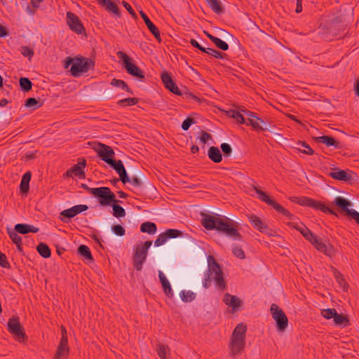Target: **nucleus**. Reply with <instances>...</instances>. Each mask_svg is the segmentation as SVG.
<instances>
[{"instance_id":"nucleus-24","label":"nucleus","mask_w":359,"mask_h":359,"mask_svg":"<svg viewBox=\"0 0 359 359\" xmlns=\"http://www.w3.org/2000/svg\"><path fill=\"white\" fill-rule=\"evenodd\" d=\"M317 142L325 144L327 147L333 146L337 149H341L342 145L340 142L336 140L334 137L329 135H323L315 138Z\"/></svg>"},{"instance_id":"nucleus-64","label":"nucleus","mask_w":359,"mask_h":359,"mask_svg":"<svg viewBox=\"0 0 359 359\" xmlns=\"http://www.w3.org/2000/svg\"><path fill=\"white\" fill-rule=\"evenodd\" d=\"M129 182L131 183L135 187H139L142 184L140 179L136 176L132 177L131 178H130Z\"/></svg>"},{"instance_id":"nucleus-45","label":"nucleus","mask_w":359,"mask_h":359,"mask_svg":"<svg viewBox=\"0 0 359 359\" xmlns=\"http://www.w3.org/2000/svg\"><path fill=\"white\" fill-rule=\"evenodd\" d=\"M7 233L14 244H22V238L18 235V233L15 231V229L13 230L7 228Z\"/></svg>"},{"instance_id":"nucleus-3","label":"nucleus","mask_w":359,"mask_h":359,"mask_svg":"<svg viewBox=\"0 0 359 359\" xmlns=\"http://www.w3.org/2000/svg\"><path fill=\"white\" fill-rule=\"evenodd\" d=\"M289 199L291 202L297 203L300 205L309 207L316 210H320L325 214L337 216V214L335 211H334L328 206H326L324 203L320 201H316L307 196H291L289 198Z\"/></svg>"},{"instance_id":"nucleus-51","label":"nucleus","mask_w":359,"mask_h":359,"mask_svg":"<svg viewBox=\"0 0 359 359\" xmlns=\"http://www.w3.org/2000/svg\"><path fill=\"white\" fill-rule=\"evenodd\" d=\"M337 313V312L335 309H326L321 310V316L327 320L334 318Z\"/></svg>"},{"instance_id":"nucleus-10","label":"nucleus","mask_w":359,"mask_h":359,"mask_svg":"<svg viewBox=\"0 0 359 359\" xmlns=\"http://www.w3.org/2000/svg\"><path fill=\"white\" fill-rule=\"evenodd\" d=\"M332 205L337 206L359 225V212L349 208L352 206V203L349 200L342 196H336L334 201L332 202Z\"/></svg>"},{"instance_id":"nucleus-61","label":"nucleus","mask_w":359,"mask_h":359,"mask_svg":"<svg viewBox=\"0 0 359 359\" xmlns=\"http://www.w3.org/2000/svg\"><path fill=\"white\" fill-rule=\"evenodd\" d=\"M122 4L124 6V8L128 11V13L134 18H137V16L135 12V11L133 9L132 6L126 1H122Z\"/></svg>"},{"instance_id":"nucleus-31","label":"nucleus","mask_w":359,"mask_h":359,"mask_svg":"<svg viewBox=\"0 0 359 359\" xmlns=\"http://www.w3.org/2000/svg\"><path fill=\"white\" fill-rule=\"evenodd\" d=\"M208 158L214 163H220L222 160L221 151L217 147L212 146L208 151Z\"/></svg>"},{"instance_id":"nucleus-15","label":"nucleus","mask_w":359,"mask_h":359,"mask_svg":"<svg viewBox=\"0 0 359 359\" xmlns=\"http://www.w3.org/2000/svg\"><path fill=\"white\" fill-rule=\"evenodd\" d=\"M310 243L315 247V248L320 252L324 253L325 255L332 257L335 254L334 249L330 243H325L322 242L316 235L311 239Z\"/></svg>"},{"instance_id":"nucleus-59","label":"nucleus","mask_w":359,"mask_h":359,"mask_svg":"<svg viewBox=\"0 0 359 359\" xmlns=\"http://www.w3.org/2000/svg\"><path fill=\"white\" fill-rule=\"evenodd\" d=\"M0 266L5 269H10L11 265L7 260L6 256L0 251Z\"/></svg>"},{"instance_id":"nucleus-29","label":"nucleus","mask_w":359,"mask_h":359,"mask_svg":"<svg viewBox=\"0 0 359 359\" xmlns=\"http://www.w3.org/2000/svg\"><path fill=\"white\" fill-rule=\"evenodd\" d=\"M86 165V161L84 158H79V162L74 164L71 168L70 172L74 173V176L85 177L84 168Z\"/></svg>"},{"instance_id":"nucleus-9","label":"nucleus","mask_w":359,"mask_h":359,"mask_svg":"<svg viewBox=\"0 0 359 359\" xmlns=\"http://www.w3.org/2000/svg\"><path fill=\"white\" fill-rule=\"evenodd\" d=\"M332 171L327 175L335 180L342 181L348 184H353L358 179V175L350 170H341L334 167L331 168Z\"/></svg>"},{"instance_id":"nucleus-32","label":"nucleus","mask_w":359,"mask_h":359,"mask_svg":"<svg viewBox=\"0 0 359 359\" xmlns=\"http://www.w3.org/2000/svg\"><path fill=\"white\" fill-rule=\"evenodd\" d=\"M335 325L346 327L350 325L349 320L346 316L337 313L333 318Z\"/></svg>"},{"instance_id":"nucleus-62","label":"nucleus","mask_w":359,"mask_h":359,"mask_svg":"<svg viewBox=\"0 0 359 359\" xmlns=\"http://www.w3.org/2000/svg\"><path fill=\"white\" fill-rule=\"evenodd\" d=\"M29 190V184L21 180L20 184V191L22 194H27Z\"/></svg>"},{"instance_id":"nucleus-35","label":"nucleus","mask_w":359,"mask_h":359,"mask_svg":"<svg viewBox=\"0 0 359 359\" xmlns=\"http://www.w3.org/2000/svg\"><path fill=\"white\" fill-rule=\"evenodd\" d=\"M140 231L143 233L154 234L157 231V226L154 222H145L140 225Z\"/></svg>"},{"instance_id":"nucleus-46","label":"nucleus","mask_w":359,"mask_h":359,"mask_svg":"<svg viewBox=\"0 0 359 359\" xmlns=\"http://www.w3.org/2000/svg\"><path fill=\"white\" fill-rule=\"evenodd\" d=\"M147 25V29L154 36L156 39L158 41H161V34L158 28L152 22H149Z\"/></svg>"},{"instance_id":"nucleus-55","label":"nucleus","mask_w":359,"mask_h":359,"mask_svg":"<svg viewBox=\"0 0 359 359\" xmlns=\"http://www.w3.org/2000/svg\"><path fill=\"white\" fill-rule=\"evenodd\" d=\"M183 95L187 99H191L194 100L196 102H201L203 99L197 97L196 95H194L192 93L189 92L185 87L184 90L182 91Z\"/></svg>"},{"instance_id":"nucleus-5","label":"nucleus","mask_w":359,"mask_h":359,"mask_svg":"<svg viewBox=\"0 0 359 359\" xmlns=\"http://www.w3.org/2000/svg\"><path fill=\"white\" fill-rule=\"evenodd\" d=\"M94 67L95 61L92 59L86 58L83 56H76L74 57V62L71 67L70 72L74 77H78L90 69H93Z\"/></svg>"},{"instance_id":"nucleus-17","label":"nucleus","mask_w":359,"mask_h":359,"mask_svg":"<svg viewBox=\"0 0 359 359\" xmlns=\"http://www.w3.org/2000/svg\"><path fill=\"white\" fill-rule=\"evenodd\" d=\"M161 79L165 88L169 91L177 95H182L183 93L172 79L171 75L166 71H164L161 75Z\"/></svg>"},{"instance_id":"nucleus-26","label":"nucleus","mask_w":359,"mask_h":359,"mask_svg":"<svg viewBox=\"0 0 359 359\" xmlns=\"http://www.w3.org/2000/svg\"><path fill=\"white\" fill-rule=\"evenodd\" d=\"M15 231L20 234H27L29 233H37L39 231L38 227L31 224L19 223L15 225Z\"/></svg>"},{"instance_id":"nucleus-43","label":"nucleus","mask_w":359,"mask_h":359,"mask_svg":"<svg viewBox=\"0 0 359 359\" xmlns=\"http://www.w3.org/2000/svg\"><path fill=\"white\" fill-rule=\"evenodd\" d=\"M180 297L182 302L187 303L194 300L196 297V294L191 291L182 290L180 294Z\"/></svg>"},{"instance_id":"nucleus-41","label":"nucleus","mask_w":359,"mask_h":359,"mask_svg":"<svg viewBox=\"0 0 359 359\" xmlns=\"http://www.w3.org/2000/svg\"><path fill=\"white\" fill-rule=\"evenodd\" d=\"M117 203L114 202L110 205L112 207L113 215L117 218L123 217L126 215V210L122 206L118 205Z\"/></svg>"},{"instance_id":"nucleus-16","label":"nucleus","mask_w":359,"mask_h":359,"mask_svg":"<svg viewBox=\"0 0 359 359\" xmlns=\"http://www.w3.org/2000/svg\"><path fill=\"white\" fill-rule=\"evenodd\" d=\"M88 209V207L86 205H74L69 209L62 210L60 212V216H62L63 217H61L60 219L62 222L67 223L72 218L74 217L78 214L87 210Z\"/></svg>"},{"instance_id":"nucleus-60","label":"nucleus","mask_w":359,"mask_h":359,"mask_svg":"<svg viewBox=\"0 0 359 359\" xmlns=\"http://www.w3.org/2000/svg\"><path fill=\"white\" fill-rule=\"evenodd\" d=\"M167 241L166 238L165 237L164 233H161L158 235V238L154 241V245L156 247L161 246L164 244Z\"/></svg>"},{"instance_id":"nucleus-1","label":"nucleus","mask_w":359,"mask_h":359,"mask_svg":"<svg viewBox=\"0 0 359 359\" xmlns=\"http://www.w3.org/2000/svg\"><path fill=\"white\" fill-rule=\"evenodd\" d=\"M201 215V224L207 230H216L231 240L245 243L239 232L240 224L238 222L218 214L202 213Z\"/></svg>"},{"instance_id":"nucleus-49","label":"nucleus","mask_w":359,"mask_h":359,"mask_svg":"<svg viewBox=\"0 0 359 359\" xmlns=\"http://www.w3.org/2000/svg\"><path fill=\"white\" fill-rule=\"evenodd\" d=\"M111 230L112 233L117 236H123L126 234L124 227L121 224H115L111 226Z\"/></svg>"},{"instance_id":"nucleus-52","label":"nucleus","mask_w":359,"mask_h":359,"mask_svg":"<svg viewBox=\"0 0 359 359\" xmlns=\"http://www.w3.org/2000/svg\"><path fill=\"white\" fill-rule=\"evenodd\" d=\"M233 255L240 259H244L245 255L241 247L236 245L232 248Z\"/></svg>"},{"instance_id":"nucleus-28","label":"nucleus","mask_w":359,"mask_h":359,"mask_svg":"<svg viewBox=\"0 0 359 359\" xmlns=\"http://www.w3.org/2000/svg\"><path fill=\"white\" fill-rule=\"evenodd\" d=\"M248 218L249 221L250 222V223L252 224L255 229H256L257 230L259 231L262 233L267 232V230L269 229L267 225L265 224L259 217L255 215H251L250 216L248 217Z\"/></svg>"},{"instance_id":"nucleus-57","label":"nucleus","mask_w":359,"mask_h":359,"mask_svg":"<svg viewBox=\"0 0 359 359\" xmlns=\"http://www.w3.org/2000/svg\"><path fill=\"white\" fill-rule=\"evenodd\" d=\"M224 156H229L232 152V148L228 143H222L220 146Z\"/></svg>"},{"instance_id":"nucleus-36","label":"nucleus","mask_w":359,"mask_h":359,"mask_svg":"<svg viewBox=\"0 0 359 359\" xmlns=\"http://www.w3.org/2000/svg\"><path fill=\"white\" fill-rule=\"evenodd\" d=\"M110 84L114 87L120 88L130 94H133V90L123 80L113 79Z\"/></svg>"},{"instance_id":"nucleus-21","label":"nucleus","mask_w":359,"mask_h":359,"mask_svg":"<svg viewBox=\"0 0 359 359\" xmlns=\"http://www.w3.org/2000/svg\"><path fill=\"white\" fill-rule=\"evenodd\" d=\"M288 226L295 229L299 231L300 233L308 241H311V239L316 235L313 233L304 223L293 222H290L287 223Z\"/></svg>"},{"instance_id":"nucleus-58","label":"nucleus","mask_w":359,"mask_h":359,"mask_svg":"<svg viewBox=\"0 0 359 359\" xmlns=\"http://www.w3.org/2000/svg\"><path fill=\"white\" fill-rule=\"evenodd\" d=\"M335 278L337 283L339 284L341 287H342L344 289L347 288L348 285L341 273L338 272L337 274H336Z\"/></svg>"},{"instance_id":"nucleus-38","label":"nucleus","mask_w":359,"mask_h":359,"mask_svg":"<svg viewBox=\"0 0 359 359\" xmlns=\"http://www.w3.org/2000/svg\"><path fill=\"white\" fill-rule=\"evenodd\" d=\"M208 6L217 15H220L224 12L219 0H205Z\"/></svg>"},{"instance_id":"nucleus-63","label":"nucleus","mask_w":359,"mask_h":359,"mask_svg":"<svg viewBox=\"0 0 359 359\" xmlns=\"http://www.w3.org/2000/svg\"><path fill=\"white\" fill-rule=\"evenodd\" d=\"M211 135L208 133L202 130L201 135L200 137V141L201 143L205 144L208 140L211 139Z\"/></svg>"},{"instance_id":"nucleus-50","label":"nucleus","mask_w":359,"mask_h":359,"mask_svg":"<svg viewBox=\"0 0 359 359\" xmlns=\"http://www.w3.org/2000/svg\"><path fill=\"white\" fill-rule=\"evenodd\" d=\"M169 347L163 344H158L157 348V353L161 359H166L167 352L169 351Z\"/></svg>"},{"instance_id":"nucleus-25","label":"nucleus","mask_w":359,"mask_h":359,"mask_svg":"<svg viewBox=\"0 0 359 359\" xmlns=\"http://www.w3.org/2000/svg\"><path fill=\"white\" fill-rule=\"evenodd\" d=\"M98 4L107 11L113 13L116 16H121V12L118 5L111 0H100Z\"/></svg>"},{"instance_id":"nucleus-53","label":"nucleus","mask_w":359,"mask_h":359,"mask_svg":"<svg viewBox=\"0 0 359 359\" xmlns=\"http://www.w3.org/2000/svg\"><path fill=\"white\" fill-rule=\"evenodd\" d=\"M212 42L218 48L222 50H227L229 48V45L227 44V43H226L219 38L217 37L216 39H213Z\"/></svg>"},{"instance_id":"nucleus-19","label":"nucleus","mask_w":359,"mask_h":359,"mask_svg":"<svg viewBox=\"0 0 359 359\" xmlns=\"http://www.w3.org/2000/svg\"><path fill=\"white\" fill-rule=\"evenodd\" d=\"M229 344V348L230 349L229 357L234 359L237 355L241 354L244 350L245 340L231 338Z\"/></svg>"},{"instance_id":"nucleus-44","label":"nucleus","mask_w":359,"mask_h":359,"mask_svg":"<svg viewBox=\"0 0 359 359\" xmlns=\"http://www.w3.org/2000/svg\"><path fill=\"white\" fill-rule=\"evenodd\" d=\"M165 237L167 240L170 238H176L177 237L182 236L183 235V232L174 229H168L165 230L164 232Z\"/></svg>"},{"instance_id":"nucleus-48","label":"nucleus","mask_w":359,"mask_h":359,"mask_svg":"<svg viewBox=\"0 0 359 359\" xmlns=\"http://www.w3.org/2000/svg\"><path fill=\"white\" fill-rule=\"evenodd\" d=\"M297 144L298 145H301L302 147L306 149H297V150L299 152L307 154V155H310V156L314 154V150L305 141L299 140L297 142Z\"/></svg>"},{"instance_id":"nucleus-6","label":"nucleus","mask_w":359,"mask_h":359,"mask_svg":"<svg viewBox=\"0 0 359 359\" xmlns=\"http://www.w3.org/2000/svg\"><path fill=\"white\" fill-rule=\"evenodd\" d=\"M117 55L122 60L123 67L128 74L138 78L140 81L145 79L144 72L133 62L132 59L127 54L122 51H118L117 52Z\"/></svg>"},{"instance_id":"nucleus-33","label":"nucleus","mask_w":359,"mask_h":359,"mask_svg":"<svg viewBox=\"0 0 359 359\" xmlns=\"http://www.w3.org/2000/svg\"><path fill=\"white\" fill-rule=\"evenodd\" d=\"M37 252L43 257V258H49L51 256V250L48 247V245L44 243H39L36 246Z\"/></svg>"},{"instance_id":"nucleus-39","label":"nucleus","mask_w":359,"mask_h":359,"mask_svg":"<svg viewBox=\"0 0 359 359\" xmlns=\"http://www.w3.org/2000/svg\"><path fill=\"white\" fill-rule=\"evenodd\" d=\"M43 103L41 102V99H36L34 97H29L25 100V105L28 108L32 109H36L42 106Z\"/></svg>"},{"instance_id":"nucleus-2","label":"nucleus","mask_w":359,"mask_h":359,"mask_svg":"<svg viewBox=\"0 0 359 359\" xmlns=\"http://www.w3.org/2000/svg\"><path fill=\"white\" fill-rule=\"evenodd\" d=\"M214 275L215 285L221 290H225L227 287L224 278V274L220 265L212 255L208 256V270L205 273L203 286L208 289L211 285V276Z\"/></svg>"},{"instance_id":"nucleus-13","label":"nucleus","mask_w":359,"mask_h":359,"mask_svg":"<svg viewBox=\"0 0 359 359\" xmlns=\"http://www.w3.org/2000/svg\"><path fill=\"white\" fill-rule=\"evenodd\" d=\"M247 126H250L255 131H269L273 133L276 126L268 120H264L259 117L248 118Z\"/></svg>"},{"instance_id":"nucleus-56","label":"nucleus","mask_w":359,"mask_h":359,"mask_svg":"<svg viewBox=\"0 0 359 359\" xmlns=\"http://www.w3.org/2000/svg\"><path fill=\"white\" fill-rule=\"evenodd\" d=\"M196 123V121L193 118H191V117H187L185 120H184V121L182 122V128L187 131L189 130V128H190V126L192 125V124H194Z\"/></svg>"},{"instance_id":"nucleus-14","label":"nucleus","mask_w":359,"mask_h":359,"mask_svg":"<svg viewBox=\"0 0 359 359\" xmlns=\"http://www.w3.org/2000/svg\"><path fill=\"white\" fill-rule=\"evenodd\" d=\"M67 23L69 29L77 34L85 32V27L81 20L76 14L72 12L67 13Z\"/></svg>"},{"instance_id":"nucleus-23","label":"nucleus","mask_w":359,"mask_h":359,"mask_svg":"<svg viewBox=\"0 0 359 359\" xmlns=\"http://www.w3.org/2000/svg\"><path fill=\"white\" fill-rule=\"evenodd\" d=\"M223 301L235 311H238L243 304L242 301L237 296L231 295L229 293L224 294Z\"/></svg>"},{"instance_id":"nucleus-42","label":"nucleus","mask_w":359,"mask_h":359,"mask_svg":"<svg viewBox=\"0 0 359 359\" xmlns=\"http://www.w3.org/2000/svg\"><path fill=\"white\" fill-rule=\"evenodd\" d=\"M19 84L21 90L25 93L31 90L33 86L32 81L27 77H21L19 79Z\"/></svg>"},{"instance_id":"nucleus-7","label":"nucleus","mask_w":359,"mask_h":359,"mask_svg":"<svg viewBox=\"0 0 359 359\" xmlns=\"http://www.w3.org/2000/svg\"><path fill=\"white\" fill-rule=\"evenodd\" d=\"M8 331L19 342H25L27 339L23 326L20 323L18 316H13L7 323Z\"/></svg>"},{"instance_id":"nucleus-27","label":"nucleus","mask_w":359,"mask_h":359,"mask_svg":"<svg viewBox=\"0 0 359 359\" xmlns=\"http://www.w3.org/2000/svg\"><path fill=\"white\" fill-rule=\"evenodd\" d=\"M158 278L165 294L167 297L172 298L174 294L170 283L161 271H158Z\"/></svg>"},{"instance_id":"nucleus-40","label":"nucleus","mask_w":359,"mask_h":359,"mask_svg":"<svg viewBox=\"0 0 359 359\" xmlns=\"http://www.w3.org/2000/svg\"><path fill=\"white\" fill-rule=\"evenodd\" d=\"M139 100L137 97H128L118 100L117 104L122 107H130L137 104Z\"/></svg>"},{"instance_id":"nucleus-30","label":"nucleus","mask_w":359,"mask_h":359,"mask_svg":"<svg viewBox=\"0 0 359 359\" xmlns=\"http://www.w3.org/2000/svg\"><path fill=\"white\" fill-rule=\"evenodd\" d=\"M247 331V326L243 324V323H241L236 325V327L234 328L233 333L231 334V338L234 339H243L245 340V333Z\"/></svg>"},{"instance_id":"nucleus-12","label":"nucleus","mask_w":359,"mask_h":359,"mask_svg":"<svg viewBox=\"0 0 359 359\" xmlns=\"http://www.w3.org/2000/svg\"><path fill=\"white\" fill-rule=\"evenodd\" d=\"M271 312L278 331H284L288 325V319L284 311L276 304L271 306Z\"/></svg>"},{"instance_id":"nucleus-18","label":"nucleus","mask_w":359,"mask_h":359,"mask_svg":"<svg viewBox=\"0 0 359 359\" xmlns=\"http://www.w3.org/2000/svg\"><path fill=\"white\" fill-rule=\"evenodd\" d=\"M108 164L118 174L119 180L123 184H126L130 182V177L128 175L125 167L121 160H116L113 158Z\"/></svg>"},{"instance_id":"nucleus-8","label":"nucleus","mask_w":359,"mask_h":359,"mask_svg":"<svg viewBox=\"0 0 359 359\" xmlns=\"http://www.w3.org/2000/svg\"><path fill=\"white\" fill-rule=\"evenodd\" d=\"M254 189L255 190V192L258 195V198L261 201H263L267 205L273 207L277 212L282 213L290 219H294L295 218V216L293 214L290 213L283 206L280 205L275 200L272 199L266 192L257 187H254Z\"/></svg>"},{"instance_id":"nucleus-4","label":"nucleus","mask_w":359,"mask_h":359,"mask_svg":"<svg viewBox=\"0 0 359 359\" xmlns=\"http://www.w3.org/2000/svg\"><path fill=\"white\" fill-rule=\"evenodd\" d=\"M152 242L147 241L137 245L134 249V255L133 257V268L140 271L142 269V266L147 259V253Z\"/></svg>"},{"instance_id":"nucleus-37","label":"nucleus","mask_w":359,"mask_h":359,"mask_svg":"<svg viewBox=\"0 0 359 359\" xmlns=\"http://www.w3.org/2000/svg\"><path fill=\"white\" fill-rule=\"evenodd\" d=\"M77 252L79 255L84 257L86 260L93 261V258L90 248L86 245H81L77 249Z\"/></svg>"},{"instance_id":"nucleus-11","label":"nucleus","mask_w":359,"mask_h":359,"mask_svg":"<svg viewBox=\"0 0 359 359\" xmlns=\"http://www.w3.org/2000/svg\"><path fill=\"white\" fill-rule=\"evenodd\" d=\"M93 191V196L98 198L99 203L102 206H109L114 202H121L116 201L115 194L109 187H98Z\"/></svg>"},{"instance_id":"nucleus-34","label":"nucleus","mask_w":359,"mask_h":359,"mask_svg":"<svg viewBox=\"0 0 359 359\" xmlns=\"http://www.w3.org/2000/svg\"><path fill=\"white\" fill-rule=\"evenodd\" d=\"M226 114L228 116L233 118V119L236 120V121L241 124H246L247 125V120L243 116V114L241 113V111H238L234 109H229L226 111Z\"/></svg>"},{"instance_id":"nucleus-22","label":"nucleus","mask_w":359,"mask_h":359,"mask_svg":"<svg viewBox=\"0 0 359 359\" xmlns=\"http://www.w3.org/2000/svg\"><path fill=\"white\" fill-rule=\"evenodd\" d=\"M97 150L98 156L107 164L114 158V151L112 148L104 144H100Z\"/></svg>"},{"instance_id":"nucleus-47","label":"nucleus","mask_w":359,"mask_h":359,"mask_svg":"<svg viewBox=\"0 0 359 359\" xmlns=\"http://www.w3.org/2000/svg\"><path fill=\"white\" fill-rule=\"evenodd\" d=\"M204 53H205L210 55H212L216 58H219V59L226 58L227 59V55L226 53H222V52L217 50L215 49H213V48H205V51Z\"/></svg>"},{"instance_id":"nucleus-54","label":"nucleus","mask_w":359,"mask_h":359,"mask_svg":"<svg viewBox=\"0 0 359 359\" xmlns=\"http://www.w3.org/2000/svg\"><path fill=\"white\" fill-rule=\"evenodd\" d=\"M20 53L25 57H27L29 59L33 57L34 50L27 46H22L21 47Z\"/></svg>"},{"instance_id":"nucleus-20","label":"nucleus","mask_w":359,"mask_h":359,"mask_svg":"<svg viewBox=\"0 0 359 359\" xmlns=\"http://www.w3.org/2000/svg\"><path fill=\"white\" fill-rule=\"evenodd\" d=\"M69 353L67 337L62 336L53 359H66Z\"/></svg>"}]
</instances>
